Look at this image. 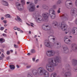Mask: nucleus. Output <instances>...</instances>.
Returning a JSON list of instances; mask_svg holds the SVG:
<instances>
[{
    "label": "nucleus",
    "mask_w": 77,
    "mask_h": 77,
    "mask_svg": "<svg viewBox=\"0 0 77 77\" xmlns=\"http://www.w3.org/2000/svg\"><path fill=\"white\" fill-rule=\"evenodd\" d=\"M54 60V63L53 61ZM61 62L60 57H57L54 59L53 58H49L48 60V63L46 65V68L49 72H53L54 70V68L53 66H56L58 65V62Z\"/></svg>",
    "instance_id": "nucleus-1"
},
{
    "label": "nucleus",
    "mask_w": 77,
    "mask_h": 77,
    "mask_svg": "<svg viewBox=\"0 0 77 77\" xmlns=\"http://www.w3.org/2000/svg\"><path fill=\"white\" fill-rule=\"evenodd\" d=\"M32 73L35 77L38 76L39 75H43L44 77H49L50 73L46 70L44 69V67H40L37 69V70L34 69L32 71Z\"/></svg>",
    "instance_id": "nucleus-2"
},
{
    "label": "nucleus",
    "mask_w": 77,
    "mask_h": 77,
    "mask_svg": "<svg viewBox=\"0 0 77 77\" xmlns=\"http://www.w3.org/2000/svg\"><path fill=\"white\" fill-rule=\"evenodd\" d=\"M49 14L52 19H54L56 18V12L53 9H50L49 10Z\"/></svg>",
    "instance_id": "nucleus-3"
},
{
    "label": "nucleus",
    "mask_w": 77,
    "mask_h": 77,
    "mask_svg": "<svg viewBox=\"0 0 77 77\" xmlns=\"http://www.w3.org/2000/svg\"><path fill=\"white\" fill-rule=\"evenodd\" d=\"M33 16L35 18L37 19V21L38 23H41L44 20L42 17L39 15H37L36 14L33 13Z\"/></svg>",
    "instance_id": "nucleus-4"
},
{
    "label": "nucleus",
    "mask_w": 77,
    "mask_h": 77,
    "mask_svg": "<svg viewBox=\"0 0 77 77\" xmlns=\"http://www.w3.org/2000/svg\"><path fill=\"white\" fill-rule=\"evenodd\" d=\"M60 27L62 30L65 31L67 30L68 26L65 23L64 21H62L61 23Z\"/></svg>",
    "instance_id": "nucleus-5"
},
{
    "label": "nucleus",
    "mask_w": 77,
    "mask_h": 77,
    "mask_svg": "<svg viewBox=\"0 0 77 77\" xmlns=\"http://www.w3.org/2000/svg\"><path fill=\"white\" fill-rule=\"evenodd\" d=\"M45 45L46 47H49V48H52L53 45H54L53 43H50L48 41L45 42Z\"/></svg>",
    "instance_id": "nucleus-6"
},
{
    "label": "nucleus",
    "mask_w": 77,
    "mask_h": 77,
    "mask_svg": "<svg viewBox=\"0 0 77 77\" xmlns=\"http://www.w3.org/2000/svg\"><path fill=\"white\" fill-rule=\"evenodd\" d=\"M54 54H55V52L54 51H49L47 52V55L49 57L53 56Z\"/></svg>",
    "instance_id": "nucleus-7"
},
{
    "label": "nucleus",
    "mask_w": 77,
    "mask_h": 77,
    "mask_svg": "<svg viewBox=\"0 0 77 77\" xmlns=\"http://www.w3.org/2000/svg\"><path fill=\"white\" fill-rule=\"evenodd\" d=\"M29 7V11L30 12H33V11H35L36 8H35V7L32 4H31L30 5Z\"/></svg>",
    "instance_id": "nucleus-8"
},
{
    "label": "nucleus",
    "mask_w": 77,
    "mask_h": 77,
    "mask_svg": "<svg viewBox=\"0 0 77 77\" xmlns=\"http://www.w3.org/2000/svg\"><path fill=\"white\" fill-rule=\"evenodd\" d=\"M70 48L73 51H75L77 50V45L75 43H73L71 45Z\"/></svg>",
    "instance_id": "nucleus-9"
},
{
    "label": "nucleus",
    "mask_w": 77,
    "mask_h": 77,
    "mask_svg": "<svg viewBox=\"0 0 77 77\" xmlns=\"http://www.w3.org/2000/svg\"><path fill=\"white\" fill-rule=\"evenodd\" d=\"M66 71L67 72L64 75V77H67L68 75H71V69H67Z\"/></svg>",
    "instance_id": "nucleus-10"
},
{
    "label": "nucleus",
    "mask_w": 77,
    "mask_h": 77,
    "mask_svg": "<svg viewBox=\"0 0 77 77\" xmlns=\"http://www.w3.org/2000/svg\"><path fill=\"white\" fill-rule=\"evenodd\" d=\"M71 32L72 34L75 35L77 34V27H73L71 30Z\"/></svg>",
    "instance_id": "nucleus-11"
},
{
    "label": "nucleus",
    "mask_w": 77,
    "mask_h": 77,
    "mask_svg": "<svg viewBox=\"0 0 77 77\" xmlns=\"http://www.w3.org/2000/svg\"><path fill=\"white\" fill-rule=\"evenodd\" d=\"M64 42L66 44H71V41L69 39H68V38L66 36L64 38Z\"/></svg>",
    "instance_id": "nucleus-12"
},
{
    "label": "nucleus",
    "mask_w": 77,
    "mask_h": 77,
    "mask_svg": "<svg viewBox=\"0 0 77 77\" xmlns=\"http://www.w3.org/2000/svg\"><path fill=\"white\" fill-rule=\"evenodd\" d=\"M63 52L64 54H66V53H68V52H69V49L66 46L63 48Z\"/></svg>",
    "instance_id": "nucleus-13"
},
{
    "label": "nucleus",
    "mask_w": 77,
    "mask_h": 77,
    "mask_svg": "<svg viewBox=\"0 0 77 77\" xmlns=\"http://www.w3.org/2000/svg\"><path fill=\"white\" fill-rule=\"evenodd\" d=\"M17 8L19 11H23L24 9L23 6L20 4H18L17 5Z\"/></svg>",
    "instance_id": "nucleus-14"
},
{
    "label": "nucleus",
    "mask_w": 77,
    "mask_h": 77,
    "mask_svg": "<svg viewBox=\"0 0 77 77\" xmlns=\"http://www.w3.org/2000/svg\"><path fill=\"white\" fill-rule=\"evenodd\" d=\"M48 13H45L42 14V17H43L45 20L48 18Z\"/></svg>",
    "instance_id": "nucleus-15"
},
{
    "label": "nucleus",
    "mask_w": 77,
    "mask_h": 77,
    "mask_svg": "<svg viewBox=\"0 0 77 77\" xmlns=\"http://www.w3.org/2000/svg\"><path fill=\"white\" fill-rule=\"evenodd\" d=\"M77 11L75 8H72L70 14L72 15H74L75 14V11Z\"/></svg>",
    "instance_id": "nucleus-16"
},
{
    "label": "nucleus",
    "mask_w": 77,
    "mask_h": 77,
    "mask_svg": "<svg viewBox=\"0 0 77 77\" xmlns=\"http://www.w3.org/2000/svg\"><path fill=\"white\" fill-rule=\"evenodd\" d=\"M62 17H64V19H65L66 20H68V19L69 18L68 16V15H67V14H63Z\"/></svg>",
    "instance_id": "nucleus-17"
},
{
    "label": "nucleus",
    "mask_w": 77,
    "mask_h": 77,
    "mask_svg": "<svg viewBox=\"0 0 77 77\" xmlns=\"http://www.w3.org/2000/svg\"><path fill=\"white\" fill-rule=\"evenodd\" d=\"M42 29L44 30H48V26H44V25H42Z\"/></svg>",
    "instance_id": "nucleus-18"
},
{
    "label": "nucleus",
    "mask_w": 77,
    "mask_h": 77,
    "mask_svg": "<svg viewBox=\"0 0 77 77\" xmlns=\"http://www.w3.org/2000/svg\"><path fill=\"white\" fill-rule=\"evenodd\" d=\"M57 77V73L56 72H53L51 74V77Z\"/></svg>",
    "instance_id": "nucleus-19"
},
{
    "label": "nucleus",
    "mask_w": 77,
    "mask_h": 77,
    "mask_svg": "<svg viewBox=\"0 0 77 77\" xmlns=\"http://www.w3.org/2000/svg\"><path fill=\"white\" fill-rule=\"evenodd\" d=\"M52 24H54L55 26H59V24L56 21H54L53 22Z\"/></svg>",
    "instance_id": "nucleus-20"
},
{
    "label": "nucleus",
    "mask_w": 77,
    "mask_h": 77,
    "mask_svg": "<svg viewBox=\"0 0 77 77\" xmlns=\"http://www.w3.org/2000/svg\"><path fill=\"white\" fill-rule=\"evenodd\" d=\"M2 4L4 6H8V3L7 2L5 1H3L2 2Z\"/></svg>",
    "instance_id": "nucleus-21"
},
{
    "label": "nucleus",
    "mask_w": 77,
    "mask_h": 77,
    "mask_svg": "<svg viewBox=\"0 0 77 77\" xmlns=\"http://www.w3.org/2000/svg\"><path fill=\"white\" fill-rule=\"evenodd\" d=\"M27 77H33V75L31 73H29L27 74Z\"/></svg>",
    "instance_id": "nucleus-22"
},
{
    "label": "nucleus",
    "mask_w": 77,
    "mask_h": 77,
    "mask_svg": "<svg viewBox=\"0 0 77 77\" xmlns=\"http://www.w3.org/2000/svg\"><path fill=\"white\" fill-rule=\"evenodd\" d=\"M66 3H68L69 5H72V3L71 1L69 0H68L66 1Z\"/></svg>",
    "instance_id": "nucleus-23"
},
{
    "label": "nucleus",
    "mask_w": 77,
    "mask_h": 77,
    "mask_svg": "<svg viewBox=\"0 0 77 77\" xmlns=\"http://www.w3.org/2000/svg\"><path fill=\"white\" fill-rule=\"evenodd\" d=\"M10 67L11 69H14L15 68V66L14 65H10Z\"/></svg>",
    "instance_id": "nucleus-24"
},
{
    "label": "nucleus",
    "mask_w": 77,
    "mask_h": 77,
    "mask_svg": "<svg viewBox=\"0 0 77 77\" xmlns=\"http://www.w3.org/2000/svg\"><path fill=\"white\" fill-rule=\"evenodd\" d=\"M72 64L73 65H77V60H75L72 63Z\"/></svg>",
    "instance_id": "nucleus-25"
},
{
    "label": "nucleus",
    "mask_w": 77,
    "mask_h": 77,
    "mask_svg": "<svg viewBox=\"0 0 77 77\" xmlns=\"http://www.w3.org/2000/svg\"><path fill=\"white\" fill-rule=\"evenodd\" d=\"M49 38H50L51 39L55 40V38H54V36H53V35H51L49 36Z\"/></svg>",
    "instance_id": "nucleus-26"
},
{
    "label": "nucleus",
    "mask_w": 77,
    "mask_h": 77,
    "mask_svg": "<svg viewBox=\"0 0 77 77\" xmlns=\"http://www.w3.org/2000/svg\"><path fill=\"white\" fill-rule=\"evenodd\" d=\"M5 17L6 18H11V17L9 14H7L5 15Z\"/></svg>",
    "instance_id": "nucleus-27"
},
{
    "label": "nucleus",
    "mask_w": 77,
    "mask_h": 77,
    "mask_svg": "<svg viewBox=\"0 0 77 77\" xmlns=\"http://www.w3.org/2000/svg\"><path fill=\"white\" fill-rule=\"evenodd\" d=\"M30 52L32 53H36V50L35 49H32L30 51Z\"/></svg>",
    "instance_id": "nucleus-28"
},
{
    "label": "nucleus",
    "mask_w": 77,
    "mask_h": 77,
    "mask_svg": "<svg viewBox=\"0 0 77 77\" xmlns=\"http://www.w3.org/2000/svg\"><path fill=\"white\" fill-rule=\"evenodd\" d=\"M5 39L3 38H1L0 39V42H1V43H3V42H5Z\"/></svg>",
    "instance_id": "nucleus-29"
},
{
    "label": "nucleus",
    "mask_w": 77,
    "mask_h": 77,
    "mask_svg": "<svg viewBox=\"0 0 77 77\" xmlns=\"http://www.w3.org/2000/svg\"><path fill=\"white\" fill-rule=\"evenodd\" d=\"M17 20L19 21H20V22H21L22 21L21 19L19 16H17Z\"/></svg>",
    "instance_id": "nucleus-30"
},
{
    "label": "nucleus",
    "mask_w": 77,
    "mask_h": 77,
    "mask_svg": "<svg viewBox=\"0 0 77 77\" xmlns=\"http://www.w3.org/2000/svg\"><path fill=\"white\" fill-rule=\"evenodd\" d=\"M42 8H43L44 9H47V8H48V7L46 6L45 5H43L42 6Z\"/></svg>",
    "instance_id": "nucleus-31"
},
{
    "label": "nucleus",
    "mask_w": 77,
    "mask_h": 77,
    "mask_svg": "<svg viewBox=\"0 0 77 77\" xmlns=\"http://www.w3.org/2000/svg\"><path fill=\"white\" fill-rule=\"evenodd\" d=\"M61 3H62V2L60 1H58L57 2V5H60Z\"/></svg>",
    "instance_id": "nucleus-32"
},
{
    "label": "nucleus",
    "mask_w": 77,
    "mask_h": 77,
    "mask_svg": "<svg viewBox=\"0 0 77 77\" xmlns=\"http://www.w3.org/2000/svg\"><path fill=\"white\" fill-rule=\"evenodd\" d=\"M73 70L75 72H77V68H73Z\"/></svg>",
    "instance_id": "nucleus-33"
},
{
    "label": "nucleus",
    "mask_w": 77,
    "mask_h": 77,
    "mask_svg": "<svg viewBox=\"0 0 77 77\" xmlns=\"http://www.w3.org/2000/svg\"><path fill=\"white\" fill-rule=\"evenodd\" d=\"M60 8H59V9L57 11V13L58 14H60Z\"/></svg>",
    "instance_id": "nucleus-34"
},
{
    "label": "nucleus",
    "mask_w": 77,
    "mask_h": 77,
    "mask_svg": "<svg viewBox=\"0 0 77 77\" xmlns=\"http://www.w3.org/2000/svg\"><path fill=\"white\" fill-rule=\"evenodd\" d=\"M30 67H31V65H29L26 66V68H30Z\"/></svg>",
    "instance_id": "nucleus-35"
},
{
    "label": "nucleus",
    "mask_w": 77,
    "mask_h": 77,
    "mask_svg": "<svg viewBox=\"0 0 77 77\" xmlns=\"http://www.w3.org/2000/svg\"><path fill=\"white\" fill-rule=\"evenodd\" d=\"M38 1H39L38 0H34V2H35V4H37V3H38Z\"/></svg>",
    "instance_id": "nucleus-36"
},
{
    "label": "nucleus",
    "mask_w": 77,
    "mask_h": 77,
    "mask_svg": "<svg viewBox=\"0 0 77 77\" xmlns=\"http://www.w3.org/2000/svg\"><path fill=\"white\" fill-rule=\"evenodd\" d=\"M3 22L5 24H6V23H7L8 21L6 20H5L3 21Z\"/></svg>",
    "instance_id": "nucleus-37"
},
{
    "label": "nucleus",
    "mask_w": 77,
    "mask_h": 77,
    "mask_svg": "<svg viewBox=\"0 0 77 77\" xmlns=\"http://www.w3.org/2000/svg\"><path fill=\"white\" fill-rule=\"evenodd\" d=\"M7 54L8 55H9L10 54V51H8L7 52Z\"/></svg>",
    "instance_id": "nucleus-38"
},
{
    "label": "nucleus",
    "mask_w": 77,
    "mask_h": 77,
    "mask_svg": "<svg viewBox=\"0 0 77 77\" xmlns=\"http://www.w3.org/2000/svg\"><path fill=\"white\" fill-rule=\"evenodd\" d=\"M14 47L15 48H17L18 47V45H15V44H14Z\"/></svg>",
    "instance_id": "nucleus-39"
},
{
    "label": "nucleus",
    "mask_w": 77,
    "mask_h": 77,
    "mask_svg": "<svg viewBox=\"0 0 77 77\" xmlns=\"http://www.w3.org/2000/svg\"><path fill=\"white\" fill-rule=\"evenodd\" d=\"M4 29V27H1L0 30H3Z\"/></svg>",
    "instance_id": "nucleus-40"
},
{
    "label": "nucleus",
    "mask_w": 77,
    "mask_h": 77,
    "mask_svg": "<svg viewBox=\"0 0 77 77\" xmlns=\"http://www.w3.org/2000/svg\"><path fill=\"white\" fill-rule=\"evenodd\" d=\"M2 36H5V37H6V36H7L6 34L4 33L2 34Z\"/></svg>",
    "instance_id": "nucleus-41"
},
{
    "label": "nucleus",
    "mask_w": 77,
    "mask_h": 77,
    "mask_svg": "<svg viewBox=\"0 0 77 77\" xmlns=\"http://www.w3.org/2000/svg\"><path fill=\"white\" fill-rule=\"evenodd\" d=\"M31 24V26L32 27H33V25H34V24L32 23H30Z\"/></svg>",
    "instance_id": "nucleus-42"
},
{
    "label": "nucleus",
    "mask_w": 77,
    "mask_h": 77,
    "mask_svg": "<svg viewBox=\"0 0 77 77\" xmlns=\"http://www.w3.org/2000/svg\"><path fill=\"white\" fill-rule=\"evenodd\" d=\"M56 8V5H54L53 6V8L54 9H55Z\"/></svg>",
    "instance_id": "nucleus-43"
},
{
    "label": "nucleus",
    "mask_w": 77,
    "mask_h": 77,
    "mask_svg": "<svg viewBox=\"0 0 77 77\" xmlns=\"http://www.w3.org/2000/svg\"><path fill=\"white\" fill-rule=\"evenodd\" d=\"M17 26H15L14 27V30H17Z\"/></svg>",
    "instance_id": "nucleus-44"
},
{
    "label": "nucleus",
    "mask_w": 77,
    "mask_h": 77,
    "mask_svg": "<svg viewBox=\"0 0 77 77\" xmlns=\"http://www.w3.org/2000/svg\"><path fill=\"white\" fill-rule=\"evenodd\" d=\"M10 59V57H6L7 60H9Z\"/></svg>",
    "instance_id": "nucleus-45"
},
{
    "label": "nucleus",
    "mask_w": 77,
    "mask_h": 77,
    "mask_svg": "<svg viewBox=\"0 0 77 77\" xmlns=\"http://www.w3.org/2000/svg\"><path fill=\"white\" fill-rule=\"evenodd\" d=\"M17 30H18V31H20L21 30V29L19 28H17Z\"/></svg>",
    "instance_id": "nucleus-46"
},
{
    "label": "nucleus",
    "mask_w": 77,
    "mask_h": 77,
    "mask_svg": "<svg viewBox=\"0 0 77 77\" xmlns=\"http://www.w3.org/2000/svg\"><path fill=\"white\" fill-rule=\"evenodd\" d=\"M1 56L2 57H5V55H4L3 54H2Z\"/></svg>",
    "instance_id": "nucleus-47"
},
{
    "label": "nucleus",
    "mask_w": 77,
    "mask_h": 77,
    "mask_svg": "<svg viewBox=\"0 0 77 77\" xmlns=\"http://www.w3.org/2000/svg\"><path fill=\"white\" fill-rule=\"evenodd\" d=\"M35 58H32V60H33L34 62H35Z\"/></svg>",
    "instance_id": "nucleus-48"
},
{
    "label": "nucleus",
    "mask_w": 77,
    "mask_h": 77,
    "mask_svg": "<svg viewBox=\"0 0 77 77\" xmlns=\"http://www.w3.org/2000/svg\"><path fill=\"white\" fill-rule=\"evenodd\" d=\"M21 2L22 3H24V0H21Z\"/></svg>",
    "instance_id": "nucleus-49"
},
{
    "label": "nucleus",
    "mask_w": 77,
    "mask_h": 77,
    "mask_svg": "<svg viewBox=\"0 0 77 77\" xmlns=\"http://www.w3.org/2000/svg\"><path fill=\"white\" fill-rule=\"evenodd\" d=\"M38 61H39V60L38 59L37 60H36L35 62H36V63L37 62H38Z\"/></svg>",
    "instance_id": "nucleus-50"
},
{
    "label": "nucleus",
    "mask_w": 77,
    "mask_h": 77,
    "mask_svg": "<svg viewBox=\"0 0 77 77\" xmlns=\"http://www.w3.org/2000/svg\"><path fill=\"white\" fill-rule=\"evenodd\" d=\"M3 59V57H0V60H2Z\"/></svg>",
    "instance_id": "nucleus-51"
},
{
    "label": "nucleus",
    "mask_w": 77,
    "mask_h": 77,
    "mask_svg": "<svg viewBox=\"0 0 77 77\" xmlns=\"http://www.w3.org/2000/svg\"><path fill=\"white\" fill-rule=\"evenodd\" d=\"M20 33H23V31L21 30H20Z\"/></svg>",
    "instance_id": "nucleus-52"
},
{
    "label": "nucleus",
    "mask_w": 77,
    "mask_h": 77,
    "mask_svg": "<svg viewBox=\"0 0 77 77\" xmlns=\"http://www.w3.org/2000/svg\"><path fill=\"white\" fill-rule=\"evenodd\" d=\"M27 55L28 56H30V53H28L27 54Z\"/></svg>",
    "instance_id": "nucleus-53"
},
{
    "label": "nucleus",
    "mask_w": 77,
    "mask_h": 77,
    "mask_svg": "<svg viewBox=\"0 0 77 77\" xmlns=\"http://www.w3.org/2000/svg\"><path fill=\"white\" fill-rule=\"evenodd\" d=\"M31 33H32V32H31V31H29V33L30 34V35L31 34Z\"/></svg>",
    "instance_id": "nucleus-54"
},
{
    "label": "nucleus",
    "mask_w": 77,
    "mask_h": 77,
    "mask_svg": "<svg viewBox=\"0 0 77 77\" xmlns=\"http://www.w3.org/2000/svg\"><path fill=\"white\" fill-rule=\"evenodd\" d=\"M7 24H5L4 25V26L5 27H6V26H7Z\"/></svg>",
    "instance_id": "nucleus-55"
},
{
    "label": "nucleus",
    "mask_w": 77,
    "mask_h": 77,
    "mask_svg": "<svg viewBox=\"0 0 77 77\" xmlns=\"http://www.w3.org/2000/svg\"><path fill=\"white\" fill-rule=\"evenodd\" d=\"M26 3L27 5H29L30 3V2H27Z\"/></svg>",
    "instance_id": "nucleus-56"
},
{
    "label": "nucleus",
    "mask_w": 77,
    "mask_h": 77,
    "mask_svg": "<svg viewBox=\"0 0 77 77\" xmlns=\"http://www.w3.org/2000/svg\"><path fill=\"white\" fill-rule=\"evenodd\" d=\"M36 8H39V5H37L36 6Z\"/></svg>",
    "instance_id": "nucleus-57"
},
{
    "label": "nucleus",
    "mask_w": 77,
    "mask_h": 77,
    "mask_svg": "<svg viewBox=\"0 0 77 77\" xmlns=\"http://www.w3.org/2000/svg\"><path fill=\"white\" fill-rule=\"evenodd\" d=\"M1 20H4V17H2L1 18Z\"/></svg>",
    "instance_id": "nucleus-58"
},
{
    "label": "nucleus",
    "mask_w": 77,
    "mask_h": 77,
    "mask_svg": "<svg viewBox=\"0 0 77 77\" xmlns=\"http://www.w3.org/2000/svg\"><path fill=\"white\" fill-rule=\"evenodd\" d=\"M42 45H40V48H42Z\"/></svg>",
    "instance_id": "nucleus-59"
},
{
    "label": "nucleus",
    "mask_w": 77,
    "mask_h": 77,
    "mask_svg": "<svg viewBox=\"0 0 77 77\" xmlns=\"http://www.w3.org/2000/svg\"><path fill=\"white\" fill-rule=\"evenodd\" d=\"M17 68H19V66L18 65H17Z\"/></svg>",
    "instance_id": "nucleus-60"
},
{
    "label": "nucleus",
    "mask_w": 77,
    "mask_h": 77,
    "mask_svg": "<svg viewBox=\"0 0 77 77\" xmlns=\"http://www.w3.org/2000/svg\"><path fill=\"white\" fill-rule=\"evenodd\" d=\"M2 52H4V50H3V49H2Z\"/></svg>",
    "instance_id": "nucleus-61"
},
{
    "label": "nucleus",
    "mask_w": 77,
    "mask_h": 77,
    "mask_svg": "<svg viewBox=\"0 0 77 77\" xmlns=\"http://www.w3.org/2000/svg\"><path fill=\"white\" fill-rule=\"evenodd\" d=\"M15 34L16 35H17V32H15Z\"/></svg>",
    "instance_id": "nucleus-62"
},
{
    "label": "nucleus",
    "mask_w": 77,
    "mask_h": 77,
    "mask_svg": "<svg viewBox=\"0 0 77 77\" xmlns=\"http://www.w3.org/2000/svg\"><path fill=\"white\" fill-rule=\"evenodd\" d=\"M10 51H11V53H12V52H13V50H11Z\"/></svg>",
    "instance_id": "nucleus-63"
},
{
    "label": "nucleus",
    "mask_w": 77,
    "mask_h": 77,
    "mask_svg": "<svg viewBox=\"0 0 77 77\" xmlns=\"http://www.w3.org/2000/svg\"><path fill=\"white\" fill-rule=\"evenodd\" d=\"M57 77H60V76H59V75H57Z\"/></svg>",
    "instance_id": "nucleus-64"
}]
</instances>
